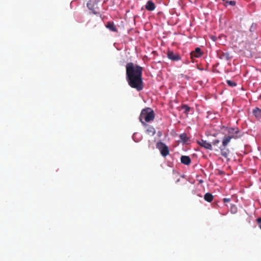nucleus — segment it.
I'll return each instance as SVG.
<instances>
[{"label":"nucleus","instance_id":"20e7f679","mask_svg":"<svg viewBox=\"0 0 261 261\" xmlns=\"http://www.w3.org/2000/svg\"><path fill=\"white\" fill-rule=\"evenodd\" d=\"M156 148L160 151L161 154L163 156H166L169 153L168 147L164 143L159 142L156 145Z\"/></svg>","mask_w":261,"mask_h":261},{"label":"nucleus","instance_id":"4be33fe9","mask_svg":"<svg viewBox=\"0 0 261 261\" xmlns=\"http://www.w3.org/2000/svg\"><path fill=\"white\" fill-rule=\"evenodd\" d=\"M231 212H232L233 213H236V212H237V207L236 206L233 205L231 207Z\"/></svg>","mask_w":261,"mask_h":261},{"label":"nucleus","instance_id":"a878e982","mask_svg":"<svg viewBox=\"0 0 261 261\" xmlns=\"http://www.w3.org/2000/svg\"><path fill=\"white\" fill-rule=\"evenodd\" d=\"M259 227L260 229H261V224H260V225H259Z\"/></svg>","mask_w":261,"mask_h":261},{"label":"nucleus","instance_id":"412c9836","mask_svg":"<svg viewBox=\"0 0 261 261\" xmlns=\"http://www.w3.org/2000/svg\"><path fill=\"white\" fill-rule=\"evenodd\" d=\"M220 143V141L218 139H215L214 140H213V142H212V144L214 145V146H217L218 144Z\"/></svg>","mask_w":261,"mask_h":261},{"label":"nucleus","instance_id":"9d476101","mask_svg":"<svg viewBox=\"0 0 261 261\" xmlns=\"http://www.w3.org/2000/svg\"><path fill=\"white\" fill-rule=\"evenodd\" d=\"M203 54L201 49L199 47H196L195 49L192 51L190 54L192 58H199L201 57Z\"/></svg>","mask_w":261,"mask_h":261},{"label":"nucleus","instance_id":"5701e85b","mask_svg":"<svg viewBox=\"0 0 261 261\" xmlns=\"http://www.w3.org/2000/svg\"><path fill=\"white\" fill-rule=\"evenodd\" d=\"M230 201V199L229 198H224L223 199V201L224 202L226 203V202H228Z\"/></svg>","mask_w":261,"mask_h":261},{"label":"nucleus","instance_id":"4468645a","mask_svg":"<svg viewBox=\"0 0 261 261\" xmlns=\"http://www.w3.org/2000/svg\"><path fill=\"white\" fill-rule=\"evenodd\" d=\"M213 196L210 193H207L204 196V200L208 202H212L213 200Z\"/></svg>","mask_w":261,"mask_h":261},{"label":"nucleus","instance_id":"6e6552de","mask_svg":"<svg viewBox=\"0 0 261 261\" xmlns=\"http://www.w3.org/2000/svg\"><path fill=\"white\" fill-rule=\"evenodd\" d=\"M239 133V130L238 128L233 127L229 128L228 130V135H225L224 137H229L232 139L237 138V135Z\"/></svg>","mask_w":261,"mask_h":261},{"label":"nucleus","instance_id":"39448f33","mask_svg":"<svg viewBox=\"0 0 261 261\" xmlns=\"http://www.w3.org/2000/svg\"><path fill=\"white\" fill-rule=\"evenodd\" d=\"M87 5L89 9L94 14H96L97 13L98 2L97 0H90Z\"/></svg>","mask_w":261,"mask_h":261},{"label":"nucleus","instance_id":"f257e3e1","mask_svg":"<svg viewBox=\"0 0 261 261\" xmlns=\"http://www.w3.org/2000/svg\"><path fill=\"white\" fill-rule=\"evenodd\" d=\"M142 67L135 65L132 62L126 65V78L129 86L137 89L138 91L143 89Z\"/></svg>","mask_w":261,"mask_h":261},{"label":"nucleus","instance_id":"dca6fc26","mask_svg":"<svg viewBox=\"0 0 261 261\" xmlns=\"http://www.w3.org/2000/svg\"><path fill=\"white\" fill-rule=\"evenodd\" d=\"M181 108L184 110V113L186 114H188L191 110V108L187 105H182L181 106Z\"/></svg>","mask_w":261,"mask_h":261},{"label":"nucleus","instance_id":"1a4fd4ad","mask_svg":"<svg viewBox=\"0 0 261 261\" xmlns=\"http://www.w3.org/2000/svg\"><path fill=\"white\" fill-rule=\"evenodd\" d=\"M197 143L201 147L210 149L212 150V145L211 143L207 142L206 141L204 140L203 139H201L200 140H197Z\"/></svg>","mask_w":261,"mask_h":261},{"label":"nucleus","instance_id":"f3484780","mask_svg":"<svg viewBox=\"0 0 261 261\" xmlns=\"http://www.w3.org/2000/svg\"><path fill=\"white\" fill-rule=\"evenodd\" d=\"M221 58L222 59H224V60H225L226 61H228V60L230 59L231 57H230V56L229 53H223L221 55Z\"/></svg>","mask_w":261,"mask_h":261},{"label":"nucleus","instance_id":"6ab92c4d","mask_svg":"<svg viewBox=\"0 0 261 261\" xmlns=\"http://www.w3.org/2000/svg\"><path fill=\"white\" fill-rule=\"evenodd\" d=\"M226 83L228 84V85L231 87H234L237 86V83L234 82H233L230 80H227Z\"/></svg>","mask_w":261,"mask_h":261},{"label":"nucleus","instance_id":"9b49d317","mask_svg":"<svg viewBox=\"0 0 261 261\" xmlns=\"http://www.w3.org/2000/svg\"><path fill=\"white\" fill-rule=\"evenodd\" d=\"M145 7L147 10L152 11L155 9V5L151 0H149L146 3Z\"/></svg>","mask_w":261,"mask_h":261},{"label":"nucleus","instance_id":"ddd939ff","mask_svg":"<svg viewBox=\"0 0 261 261\" xmlns=\"http://www.w3.org/2000/svg\"><path fill=\"white\" fill-rule=\"evenodd\" d=\"M106 27L107 28H108L113 32H117V29L113 22H108L107 24L106 25Z\"/></svg>","mask_w":261,"mask_h":261},{"label":"nucleus","instance_id":"423d86ee","mask_svg":"<svg viewBox=\"0 0 261 261\" xmlns=\"http://www.w3.org/2000/svg\"><path fill=\"white\" fill-rule=\"evenodd\" d=\"M167 55L168 58L173 61H177L181 60L179 55L172 50H168Z\"/></svg>","mask_w":261,"mask_h":261},{"label":"nucleus","instance_id":"aec40b11","mask_svg":"<svg viewBox=\"0 0 261 261\" xmlns=\"http://www.w3.org/2000/svg\"><path fill=\"white\" fill-rule=\"evenodd\" d=\"M236 4V1H226L225 3V5H230L231 6H235Z\"/></svg>","mask_w":261,"mask_h":261},{"label":"nucleus","instance_id":"f8f14e48","mask_svg":"<svg viewBox=\"0 0 261 261\" xmlns=\"http://www.w3.org/2000/svg\"><path fill=\"white\" fill-rule=\"evenodd\" d=\"M180 161L181 163L186 165H189L191 162L190 158L186 155H182L180 158Z\"/></svg>","mask_w":261,"mask_h":261},{"label":"nucleus","instance_id":"0eeeda50","mask_svg":"<svg viewBox=\"0 0 261 261\" xmlns=\"http://www.w3.org/2000/svg\"><path fill=\"white\" fill-rule=\"evenodd\" d=\"M142 125L146 128L145 132L148 135L153 136L155 135L156 130L152 126L145 122H143Z\"/></svg>","mask_w":261,"mask_h":261},{"label":"nucleus","instance_id":"393cba45","mask_svg":"<svg viewBox=\"0 0 261 261\" xmlns=\"http://www.w3.org/2000/svg\"><path fill=\"white\" fill-rule=\"evenodd\" d=\"M181 75H182V77H185V78H186V79H187V78H188V77H187V75H184L183 74H181Z\"/></svg>","mask_w":261,"mask_h":261},{"label":"nucleus","instance_id":"7ed1b4c3","mask_svg":"<svg viewBox=\"0 0 261 261\" xmlns=\"http://www.w3.org/2000/svg\"><path fill=\"white\" fill-rule=\"evenodd\" d=\"M231 138L229 137H224L222 140V145L220 147L221 154L223 157L227 158L230 152L229 149L226 148L227 145L230 142Z\"/></svg>","mask_w":261,"mask_h":261},{"label":"nucleus","instance_id":"b1692460","mask_svg":"<svg viewBox=\"0 0 261 261\" xmlns=\"http://www.w3.org/2000/svg\"><path fill=\"white\" fill-rule=\"evenodd\" d=\"M257 223L260 225L261 223V217H259L256 219Z\"/></svg>","mask_w":261,"mask_h":261},{"label":"nucleus","instance_id":"a211bd4d","mask_svg":"<svg viewBox=\"0 0 261 261\" xmlns=\"http://www.w3.org/2000/svg\"><path fill=\"white\" fill-rule=\"evenodd\" d=\"M180 139L184 142L186 143L189 140V138L187 137V135L185 133H183L180 135L179 136Z\"/></svg>","mask_w":261,"mask_h":261},{"label":"nucleus","instance_id":"f03ea898","mask_svg":"<svg viewBox=\"0 0 261 261\" xmlns=\"http://www.w3.org/2000/svg\"><path fill=\"white\" fill-rule=\"evenodd\" d=\"M155 117L154 111L150 108L143 109L139 116V120L143 124V122H149L152 121Z\"/></svg>","mask_w":261,"mask_h":261},{"label":"nucleus","instance_id":"2eb2a0df","mask_svg":"<svg viewBox=\"0 0 261 261\" xmlns=\"http://www.w3.org/2000/svg\"><path fill=\"white\" fill-rule=\"evenodd\" d=\"M252 113L256 118L261 117V109L256 108L253 110Z\"/></svg>","mask_w":261,"mask_h":261}]
</instances>
